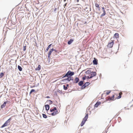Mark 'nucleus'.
I'll return each instance as SVG.
<instances>
[{
  "mask_svg": "<svg viewBox=\"0 0 133 133\" xmlns=\"http://www.w3.org/2000/svg\"><path fill=\"white\" fill-rule=\"evenodd\" d=\"M73 39H70V40L68 42V44L69 45H70L72 43L73 41Z\"/></svg>",
  "mask_w": 133,
  "mask_h": 133,
  "instance_id": "18",
  "label": "nucleus"
},
{
  "mask_svg": "<svg viewBox=\"0 0 133 133\" xmlns=\"http://www.w3.org/2000/svg\"><path fill=\"white\" fill-rule=\"evenodd\" d=\"M102 10L103 12L104 13H106L105 10H104V7H102Z\"/></svg>",
  "mask_w": 133,
  "mask_h": 133,
  "instance_id": "35",
  "label": "nucleus"
},
{
  "mask_svg": "<svg viewBox=\"0 0 133 133\" xmlns=\"http://www.w3.org/2000/svg\"><path fill=\"white\" fill-rule=\"evenodd\" d=\"M106 13H103L102 14H101V17H102L103 16H105V15L106 14Z\"/></svg>",
  "mask_w": 133,
  "mask_h": 133,
  "instance_id": "30",
  "label": "nucleus"
},
{
  "mask_svg": "<svg viewBox=\"0 0 133 133\" xmlns=\"http://www.w3.org/2000/svg\"><path fill=\"white\" fill-rule=\"evenodd\" d=\"M47 102L49 104H52V102L51 100H47Z\"/></svg>",
  "mask_w": 133,
  "mask_h": 133,
  "instance_id": "22",
  "label": "nucleus"
},
{
  "mask_svg": "<svg viewBox=\"0 0 133 133\" xmlns=\"http://www.w3.org/2000/svg\"><path fill=\"white\" fill-rule=\"evenodd\" d=\"M90 84V83L89 82H87L85 83L81 87L82 89H83L87 87Z\"/></svg>",
  "mask_w": 133,
  "mask_h": 133,
  "instance_id": "4",
  "label": "nucleus"
},
{
  "mask_svg": "<svg viewBox=\"0 0 133 133\" xmlns=\"http://www.w3.org/2000/svg\"><path fill=\"white\" fill-rule=\"evenodd\" d=\"M79 81V78L76 77L75 79V81L73 82L74 83H77Z\"/></svg>",
  "mask_w": 133,
  "mask_h": 133,
  "instance_id": "10",
  "label": "nucleus"
},
{
  "mask_svg": "<svg viewBox=\"0 0 133 133\" xmlns=\"http://www.w3.org/2000/svg\"><path fill=\"white\" fill-rule=\"evenodd\" d=\"M45 109L46 111L48 110L50 108V107L48 104H47L45 105Z\"/></svg>",
  "mask_w": 133,
  "mask_h": 133,
  "instance_id": "14",
  "label": "nucleus"
},
{
  "mask_svg": "<svg viewBox=\"0 0 133 133\" xmlns=\"http://www.w3.org/2000/svg\"><path fill=\"white\" fill-rule=\"evenodd\" d=\"M84 84V81H81L79 82L78 83V84L79 86H82V85Z\"/></svg>",
  "mask_w": 133,
  "mask_h": 133,
  "instance_id": "11",
  "label": "nucleus"
},
{
  "mask_svg": "<svg viewBox=\"0 0 133 133\" xmlns=\"http://www.w3.org/2000/svg\"><path fill=\"white\" fill-rule=\"evenodd\" d=\"M67 3H66L64 5V6H65L66 5Z\"/></svg>",
  "mask_w": 133,
  "mask_h": 133,
  "instance_id": "41",
  "label": "nucleus"
},
{
  "mask_svg": "<svg viewBox=\"0 0 133 133\" xmlns=\"http://www.w3.org/2000/svg\"><path fill=\"white\" fill-rule=\"evenodd\" d=\"M88 114H86L84 117L83 118L82 121L81 123V124L80 125L81 126V127L83 126L84 124L85 123V122H86L88 119Z\"/></svg>",
  "mask_w": 133,
  "mask_h": 133,
  "instance_id": "1",
  "label": "nucleus"
},
{
  "mask_svg": "<svg viewBox=\"0 0 133 133\" xmlns=\"http://www.w3.org/2000/svg\"><path fill=\"white\" fill-rule=\"evenodd\" d=\"M18 68L20 71H21L22 70V68L19 65L18 66Z\"/></svg>",
  "mask_w": 133,
  "mask_h": 133,
  "instance_id": "21",
  "label": "nucleus"
},
{
  "mask_svg": "<svg viewBox=\"0 0 133 133\" xmlns=\"http://www.w3.org/2000/svg\"><path fill=\"white\" fill-rule=\"evenodd\" d=\"M91 74V76L90 77V78H91L93 77L96 76V75L95 72H92Z\"/></svg>",
  "mask_w": 133,
  "mask_h": 133,
  "instance_id": "6",
  "label": "nucleus"
},
{
  "mask_svg": "<svg viewBox=\"0 0 133 133\" xmlns=\"http://www.w3.org/2000/svg\"><path fill=\"white\" fill-rule=\"evenodd\" d=\"M114 95H113L111 97H109L108 99L110 101L113 100H114Z\"/></svg>",
  "mask_w": 133,
  "mask_h": 133,
  "instance_id": "17",
  "label": "nucleus"
},
{
  "mask_svg": "<svg viewBox=\"0 0 133 133\" xmlns=\"http://www.w3.org/2000/svg\"><path fill=\"white\" fill-rule=\"evenodd\" d=\"M95 6L96 7L98 8H100L99 7V5L98 4H95Z\"/></svg>",
  "mask_w": 133,
  "mask_h": 133,
  "instance_id": "27",
  "label": "nucleus"
},
{
  "mask_svg": "<svg viewBox=\"0 0 133 133\" xmlns=\"http://www.w3.org/2000/svg\"><path fill=\"white\" fill-rule=\"evenodd\" d=\"M11 119V118H10L9 119L6 121L5 122L4 124L2 125L1 128H3L7 126L8 124H9V123L10 122Z\"/></svg>",
  "mask_w": 133,
  "mask_h": 133,
  "instance_id": "2",
  "label": "nucleus"
},
{
  "mask_svg": "<svg viewBox=\"0 0 133 133\" xmlns=\"http://www.w3.org/2000/svg\"><path fill=\"white\" fill-rule=\"evenodd\" d=\"M68 86H69V85H68V84H67L66 85V87H68Z\"/></svg>",
  "mask_w": 133,
  "mask_h": 133,
  "instance_id": "44",
  "label": "nucleus"
},
{
  "mask_svg": "<svg viewBox=\"0 0 133 133\" xmlns=\"http://www.w3.org/2000/svg\"><path fill=\"white\" fill-rule=\"evenodd\" d=\"M57 110V108L56 107H55L53 109H50V111L51 112H54L55 111H56Z\"/></svg>",
  "mask_w": 133,
  "mask_h": 133,
  "instance_id": "12",
  "label": "nucleus"
},
{
  "mask_svg": "<svg viewBox=\"0 0 133 133\" xmlns=\"http://www.w3.org/2000/svg\"><path fill=\"white\" fill-rule=\"evenodd\" d=\"M6 103V102H4L3 104L1 105V108H4L5 107Z\"/></svg>",
  "mask_w": 133,
  "mask_h": 133,
  "instance_id": "15",
  "label": "nucleus"
},
{
  "mask_svg": "<svg viewBox=\"0 0 133 133\" xmlns=\"http://www.w3.org/2000/svg\"><path fill=\"white\" fill-rule=\"evenodd\" d=\"M66 74L67 75L68 77H71L73 75L74 73V72L71 71L70 70H69L66 73Z\"/></svg>",
  "mask_w": 133,
  "mask_h": 133,
  "instance_id": "3",
  "label": "nucleus"
},
{
  "mask_svg": "<svg viewBox=\"0 0 133 133\" xmlns=\"http://www.w3.org/2000/svg\"><path fill=\"white\" fill-rule=\"evenodd\" d=\"M93 63L94 65H97L98 64V60L95 58H94V59L93 61Z\"/></svg>",
  "mask_w": 133,
  "mask_h": 133,
  "instance_id": "7",
  "label": "nucleus"
},
{
  "mask_svg": "<svg viewBox=\"0 0 133 133\" xmlns=\"http://www.w3.org/2000/svg\"><path fill=\"white\" fill-rule=\"evenodd\" d=\"M41 66L40 65H39L37 68H36L35 69V70H36L39 71V70L41 68Z\"/></svg>",
  "mask_w": 133,
  "mask_h": 133,
  "instance_id": "19",
  "label": "nucleus"
},
{
  "mask_svg": "<svg viewBox=\"0 0 133 133\" xmlns=\"http://www.w3.org/2000/svg\"><path fill=\"white\" fill-rule=\"evenodd\" d=\"M86 77V76H85L84 77H83L82 79H83V80H84L85 79Z\"/></svg>",
  "mask_w": 133,
  "mask_h": 133,
  "instance_id": "36",
  "label": "nucleus"
},
{
  "mask_svg": "<svg viewBox=\"0 0 133 133\" xmlns=\"http://www.w3.org/2000/svg\"><path fill=\"white\" fill-rule=\"evenodd\" d=\"M63 88L64 90H66L68 89V88L67 87H66L65 85H63Z\"/></svg>",
  "mask_w": 133,
  "mask_h": 133,
  "instance_id": "29",
  "label": "nucleus"
},
{
  "mask_svg": "<svg viewBox=\"0 0 133 133\" xmlns=\"http://www.w3.org/2000/svg\"><path fill=\"white\" fill-rule=\"evenodd\" d=\"M101 103V102H97L95 105V107H97Z\"/></svg>",
  "mask_w": 133,
  "mask_h": 133,
  "instance_id": "13",
  "label": "nucleus"
},
{
  "mask_svg": "<svg viewBox=\"0 0 133 133\" xmlns=\"http://www.w3.org/2000/svg\"><path fill=\"white\" fill-rule=\"evenodd\" d=\"M100 8H98V9H99V10H100Z\"/></svg>",
  "mask_w": 133,
  "mask_h": 133,
  "instance_id": "47",
  "label": "nucleus"
},
{
  "mask_svg": "<svg viewBox=\"0 0 133 133\" xmlns=\"http://www.w3.org/2000/svg\"><path fill=\"white\" fill-rule=\"evenodd\" d=\"M67 78L62 79L61 82H63L67 83V82L69 81V78L70 77H68Z\"/></svg>",
  "mask_w": 133,
  "mask_h": 133,
  "instance_id": "5",
  "label": "nucleus"
},
{
  "mask_svg": "<svg viewBox=\"0 0 133 133\" xmlns=\"http://www.w3.org/2000/svg\"><path fill=\"white\" fill-rule=\"evenodd\" d=\"M58 111L56 110V111L53 112L51 113V115L52 116H54L58 113Z\"/></svg>",
  "mask_w": 133,
  "mask_h": 133,
  "instance_id": "16",
  "label": "nucleus"
},
{
  "mask_svg": "<svg viewBox=\"0 0 133 133\" xmlns=\"http://www.w3.org/2000/svg\"><path fill=\"white\" fill-rule=\"evenodd\" d=\"M87 78H88V79H90L91 78H90V77H89V76H87Z\"/></svg>",
  "mask_w": 133,
  "mask_h": 133,
  "instance_id": "42",
  "label": "nucleus"
},
{
  "mask_svg": "<svg viewBox=\"0 0 133 133\" xmlns=\"http://www.w3.org/2000/svg\"><path fill=\"white\" fill-rule=\"evenodd\" d=\"M26 49V46H23V51H25Z\"/></svg>",
  "mask_w": 133,
  "mask_h": 133,
  "instance_id": "31",
  "label": "nucleus"
},
{
  "mask_svg": "<svg viewBox=\"0 0 133 133\" xmlns=\"http://www.w3.org/2000/svg\"><path fill=\"white\" fill-rule=\"evenodd\" d=\"M64 2H65L66 1V0H64Z\"/></svg>",
  "mask_w": 133,
  "mask_h": 133,
  "instance_id": "46",
  "label": "nucleus"
},
{
  "mask_svg": "<svg viewBox=\"0 0 133 133\" xmlns=\"http://www.w3.org/2000/svg\"><path fill=\"white\" fill-rule=\"evenodd\" d=\"M51 45L52 44H51L49 45L48 46V47L46 50L45 51L46 52L47 51H48L49 49V48L51 46Z\"/></svg>",
  "mask_w": 133,
  "mask_h": 133,
  "instance_id": "23",
  "label": "nucleus"
},
{
  "mask_svg": "<svg viewBox=\"0 0 133 133\" xmlns=\"http://www.w3.org/2000/svg\"><path fill=\"white\" fill-rule=\"evenodd\" d=\"M114 43V42L112 41L108 44V46L110 48H112L113 46Z\"/></svg>",
  "mask_w": 133,
  "mask_h": 133,
  "instance_id": "9",
  "label": "nucleus"
},
{
  "mask_svg": "<svg viewBox=\"0 0 133 133\" xmlns=\"http://www.w3.org/2000/svg\"><path fill=\"white\" fill-rule=\"evenodd\" d=\"M4 74L3 72H1L0 74V78H2L4 75Z\"/></svg>",
  "mask_w": 133,
  "mask_h": 133,
  "instance_id": "26",
  "label": "nucleus"
},
{
  "mask_svg": "<svg viewBox=\"0 0 133 133\" xmlns=\"http://www.w3.org/2000/svg\"><path fill=\"white\" fill-rule=\"evenodd\" d=\"M46 98H50V97L49 96H48L46 97Z\"/></svg>",
  "mask_w": 133,
  "mask_h": 133,
  "instance_id": "40",
  "label": "nucleus"
},
{
  "mask_svg": "<svg viewBox=\"0 0 133 133\" xmlns=\"http://www.w3.org/2000/svg\"><path fill=\"white\" fill-rule=\"evenodd\" d=\"M56 10H57V8H55L54 9V12H55V11H56Z\"/></svg>",
  "mask_w": 133,
  "mask_h": 133,
  "instance_id": "38",
  "label": "nucleus"
},
{
  "mask_svg": "<svg viewBox=\"0 0 133 133\" xmlns=\"http://www.w3.org/2000/svg\"><path fill=\"white\" fill-rule=\"evenodd\" d=\"M42 115H43V117L44 118H47V116L45 114H42Z\"/></svg>",
  "mask_w": 133,
  "mask_h": 133,
  "instance_id": "25",
  "label": "nucleus"
},
{
  "mask_svg": "<svg viewBox=\"0 0 133 133\" xmlns=\"http://www.w3.org/2000/svg\"><path fill=\"white\" fill-rule=\"evenodd\" d=\"M53 51H55L56 52H57V50H56L55 49H54V50H53Z\"/></svg>",
  "mask_w": 133,
  "mask_h": 133,
  "instance_id": "39",
  "label": "nucleus"
},
{
  "mask_svg": "<svg viewBox=\"0 0 133 133\" xmlns=\"http://www.w3.org/2000/svg\"><path fill=\"white\" fill-rule=\"evenodd\" d=\"M54 50V49L52 48V49H51L50 50L49 52L48 56V58H50V56L51 55V53L52 52V51H53Z\"/></svg>",
  "mask_w": 133,
  "mask_h": 133,
  "instance_id": "8",
  "label": "nucleus"
},
{
  "mask_svg": "<svg viewBox=\"0 0 133 133\" xmlns=\"http://www.w3.org/2000/svg\"><path fill=\"white\" fill-rule=\"evenodd\" d=\"M111 92V91H110L109 92H106V94L107 95H108Z\"/></svg>",
  "mask_w": 133,
  "mask_h": 133,
  "instance_id": "37",
  "label": "nucleus"
},
{
  "mask_svg": "<svg viewBox=\"0 0 133 133\" xmlns=\"http://www.w3.org/2000/svg\"><path fill=\"white\" fill-rule=\"evenodd\" d=\"M65 77H68L66 73V74L64 75V76L62 77V78Z\"/></svg>",
  "mask_w": 133,
  "mask_h": 133,
  "instance_id": "32",
  "label": "nucleus"
},
{
  "mask_svg": "<svg viewBox=\"0 0 133 133\" xmlns=\"http://www.w3.org/2000/svg\"><path fill=\"white\" fill-rule=\"evenodd\" d=\"M79 1V0H77L76 1L78 2Z\"/></svg>",
  "mask_w": 133,
  "mask_h": 133,
  "instance_id": "45",
  "label": "nucleus"
},
{
  "mask_svg": "<svg viewBox=\"0 0 133 133\" xmlns=\"http://www.w3.org/2000/svg\"><path fill=\"white\" fill-rule=\"evenodd\" d=\"M114 36L116 38H118L119 37V34L118 33H116L115 34Z\"/></svg>",
  "mask_w": 133,
  "mask_h": 133,
  "instance_id": "24",
  "label": "nucleus"
},
{
  "mask_svg": "<svg viewBox=\"0 0 133 133\" xmlns=\"http://www.w3.org/2000/svg\"><path fill=\"white\" fill-rule=\"evenodd\" d=\"M74 80V79L73 78H72V77H70V78H69V81H70L71 80H72V81H73Z\"/></svg>",
  "mask_w": 133,
  "mask_h": 133,
  "instance_id": "33",
  "label": "nucleus"
},
{
  "mask_svg": "<svg viewBox=\"0 0 133 133\" xmlns=\"http://www.w3.org/2000/svg\"><path fill=\"white\" fill-rule=\"evenodd\" d=\"M92 72H91V70H88L85 73L87 74H90Z\"/></svg>",
  "mask_w": 133,
  "mask_h": 133,
  "instance_id": "20",
  "label": "nucleus"
},
{
  "mask_svg": "<svg viewBox=\"0 0 133 133\" xmlns=\"http://www.w3.org/2000/svg\"><path fill=\"white\" fill-rule=\"evenodd\" d=\"M6 102H7V103H9L10 102L9 101H7Z\"/></svg>",
  "mask_w": 133,
  "mask_h": 133,
  "instance_id": "43",
  "label": "nucleus"
},
{
  "mask_svg": "<svg viewBox=\"0 0 133 133\" xmlns=\"http://www.w3.org/2000/svg\"><path fill=\"white\" fill-rule=\"evenodd\" d=\"M121 97V95H119V96L117 97V99H119Z\"/></svg>",
  "mask_w": 133,
  "mask_h": 133,
  "instance_id": "34",
  "label": "nucleus"
},
{
  "mask_svg": "<svg viewBox=\"0 0 133 133\" xmlns=\"http://www.w3.org/2000/svg\"><path fill=\"white\" fill-rule=\"evenodd\" d=\"M35 90L34 89H32L31 90L30 92V94H31L33 92H35Z\"/></svg>",
  "mask_w": 133,
  "mask_h": 133,
  "instance_id": "28",
  "label": "nucleus"
}]
</instances>
